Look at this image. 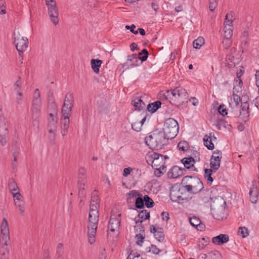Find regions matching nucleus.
I'll return each instance as SVG.
<instances>
[{"label": "nucleus", "mask_w": 259, "mask_h": 259, "mask_svg": "<svg viewBox=\"0 0 259 259\" xmlns=\"http://www.w3.org/2000/svg\"><path fill=\"white\" fill-rule=\"evenodd\" d=\"M10 242L9 229L6 218L3 219L1 226L0 259H9L10 249L8 244Z\"/></svg>", "instance_id": "f257e3e1"}, {"label": "nucleus", "mask_w": 259, "mask_h": 259, "mask_svg": "<svg viewBox=\"0 0 259 259\" xmlns=\"http://www.w3.org/2000/svg\"><path fill=\"white\" fill-rule=\"evenodd\" d=\"M169 139L162 130L157 129L152 132V135L146 137L145 141L150 149L158 150L162 149Z\"/></svg>", "instance_id": "f03ea898"}, {"label": "nucleus", "mask_w": 259, "mask_h": 259, "mask_svg": "<svg viewBox=\"0 0 259 259\" xmlns=\"http://www.w3.org/2000/svg\"><path fill=\"white\" fill-rule=\"evenodd\" d=\"M181 184L184 190L193 194L198 193L204 188L203 183L197 177L185 176L182 180Z\"/></svg>", "instance_id": "7ed1b4c3"}, {"label": "nucleus", "mask_w": 259, "mask_h": 259, "mask_svg": "<svg viewBox=\"0 0 259 259\" xmlns=\"http://www.w3.org/2000/svg\"><path fill=\"white\" fill-rule=\"evenodd\" d=\"M179 126L176 120L169 118L165 120L162 131L168 138L172 139L176 137L179 132Z\"/></svg>", "instance_id": "20e7f679"}, {"label": "nucleus", "mask_w": 259, "mask_h": 259, "mask_svg": "<svg viewBox=\"0 0 259 259\" xmlns=\"http://www.w3.org/2000/svg\"><path fill=\"white\" fill-rule=\"evenodd\" d=\"M99 221V214L96 212L90 213L89 215V223L88 225V235L89 242L93 244L95 242V237L96 234L97 225Z\"/></svg>", "instance_id": "39448f33"}, {"label": "nucleus", "mask_w": 259, "mask_h": 259, "mask_svg": "<svg viewBox=\"0 0 259 259\" xmlns=\"http://www.w3.org/2000/svg\"><path fill=\"white\" fill-rule=\"evenodd\" d=\"M171 93L172 100L178 103V105L188 102V94L185 89L180 87H176Z\"/></svg>", "instance_id": "423d86ee"}, {"label": "nucleus", "mask_w": 259, "mask_h": 259, "mask_svg": "<svg viewBox=\"0 0 259 259\" xmlns=\"http://www.w3.org/2000/svg\"><path fill=\"white\" fill-rule=\"evenodd\" d=\"M45 2L48 7L50 19L52 23L56 25L59 22V13L56 2L54 0H45Z\"/></svg>", "instance_id": "0eeeda50"}, {"label": "nucleus", "mask_w": 259, "mask_h": 259, "mask_svg": "<svg viewBox=\"0 0 259 259\" xmlns=\"http://www.w3.org/2000/svg\"><path fill=\"white\" fill-rule=\"evenodd\" d=\"M14 45L18 52L24 53L28 47V40L27 37L21 35L18 32L14 33Z\"/></svg>", "instance_id": "6e6552de"}, {"label": "nucleus", "mask_w": 259, "mask_h": 259, "mask_svg": "<svg viewBox=\"0 0 259 259\" xmlns=\"http://www.w3.org/2000/svg\"><path fill=\"white\" fill-rule=\"evenodd\" d=\"M57 128V118L56 116L50 117L48 118V130L49 134V139L51 145L55 143L56 132Z\"/></svg>", "instance_id": "1a4fd4ad"}, {"label": "nucleus", "mask_w": 259, "mask_h": 259, "mask_svg": "<svg viewBox=\"0 0 259 259\" xmlns=\"http://www.w3.org/2000/svg\"><path fill=\"white\" fill-rule=\"evenodd\" d=\"M234 19H233V16L231 13L227 14L225 17L224 24V37L226 38L231 39L233 35V25L232 23Z\"/></svg>", "instance_id": "9d476101"}, {"label": "nucleus", "mask_w": 259, "mask_h": 259, "mask_svg": "<svg viewBox=\"0 0 259 259\" xmlns=\"http://www.w3.org/2000/svg\"><path fill=\"white\" fill-rule=\"evenodd\" d=\"M121 221V214L117 215L115 214H111L110 220L109 221V225L108 230L111 232H114L116 231L118 232Z\"/></svg>", "instance_id": "9b49d317"}, {"label": "nucleus", "mask_w": 259, "mask_h": 259, "mask_svg": "<svg viewBox=\"0 0 259 259\" xmlns=\"http://www.w3.org/2000/svg\"><path fill=\"white\" fill-rule=\"evenodd\" d=\"M153 159L152 162V167L154 169H157L162 167L163 168L165 166V161L163 160V155L158 153L153 152L150 156Z\"/></svg>", "instance_id": "f8f14e48"}, {"label": "nucleus", "mask_w": 259, "mask_h": 259, "mask_svg": "<svg viewBox=\"0 0 259 259\" xmlns=\"http://www.w3.org/2000/svg\"><path fill=\"white\" fill-rule=\"evenodd\" d=\"M180 190L181 188L178 185H174L170 188L169 197L172 201L183 203L184 199H187L181 196L182 192H180Z\"/></svg>", "instance_id": "ddd939ff"}, {"label": "nucleus", "mask_w": 259, "mask_h": 259, "mask_svg": "<svg viewBox=\"0 0 259 259\" xmlns=\"http://www.w3.org/2000/svg\"><path fill=\"white\" fill-rule=\"evenodd\" d=\"M140 61L136 54L128 55L126 62L122 65V67L126 69L139 66L141 64Z\"/></svg>", "instance_id": "4468645a"}, {"label": "nucleus", "mask_w": 259, "mask_h": 259, "mask_svg": "<svg viewBox=\"0 0 259 259\" xmlns=\"http://www.w3.org/2000/svg\"><path fill=\"white\" fill-rule=\"evenodd\" d=\"M186 170L178 166H174L167 172L169 179H176L185 174Z\"/></svg>", "instance_id": "2eb2a0df"}, {"label": "nucleus", "mask_w": 259, "mask_h": 259, "mask_svg": "<svg viewBox=\"0 0 259 259\" xmlns=\"http://www.w3.org/2000/svg\"><path fill=\"white\" fill-rule=\"evenodd\" d=\"M48 110L49 112V116L50 117L56 116L57 114V108L52 93L48 96Z\"/></svg>", "instance_id": "dca6fc26"}, {"label": "nucleus", "mask_w": 259, "mask_h": 259, "mask_svg": "<svg viewBox=\"0 0 259 259\" xmlns=\"http://www.w3.org/2000/svg\"><path fill=\"white\" fill-rule=\"evenodd\" d=\"M249 194L250 200L252 203H255L257 200L259 201L258 189L255 181L252 182Z\"/></svg>", "instance_id": "f3484780"}, {"label": "nucleus", "mask_w": 259, "mask_h": 259, "mask_svg": "<svg viewBox=\"0 0 259 259\" xmlns=\"http://www.w3.org/2000/svg\"><path fill=\"white\" fill-rule=\"evenodd\" d=\"M150 231L154 234V236L157 241L159 242H162L164 239V234L163 229L162 228H156L153 225L150 227Z\"/></svg>", "instance_id": "a211bd4d"}, {"label": "nucleus", "mask_w": 259, "mask_h": 259, "mask_svg": "<svg viewBox=\"0 0 259 259\" xmlns=\"http://www.w3.org/2000/svg\"><path fill=\"white\" fill-rule=\"evenodd\" d=\"M181 162L183 164L184 167L192 171H197V169L195 167V160L192 157H184L181 160Z\"/></svg>", "instance_id": "6ab92c4d"}, {"label": "nucleus", "mask_w": 259, "mask_h": 259, "mask_svg": "<svg viewBox=\"0 0 259 259\" xmlns=\"http://www.w3.org/2000/svg\"><path fill=\"white\" fill-rule=\"evenodd\" d=\"M40 108L35 107H31V108L33 125L36 126L37 128H38L39 125L38 119L40 114Z\"/></svg>", "instance_id": "aec40b11"}, {"label": "nucleus", "mask_w": 259, "mask_h": 259, "mask_svg": "<svg viewBox=\"0 0 259 259\" xmlns=\"http://www.w3.org/2000/svg\"><path fill=\"white\" fill-rule=\"evenodd\" d=\"M229 240V236L227 234H221L212 239V242L218 245H221L227 242Z\"/></svg>", "instance_id": "412c9836"}, {"label": "nucleus", "mask_w": 259, "mask_h": 259, "mask_svg": "<svg viewBox=\"0 0 259 259\" xmlns=\"http://www.w3.org/2000/svg\"><path fill=\"white\" fill-rule=\"evenodd\" d=\"M41 100L40 98V94L38 89L34 91L32 101L31 107H41Z\"/></svg>", "instance_id": "4be33fe9"}, {"label": "nucleus", "mask_w": 259, "mask_h": 259, "mask_svg": "<svg viewBox=\"0 0 259 259\" xmlns=\"http://www.w3.org/2000/svg\"><path fill=\"white\" fill-rule=\"evenodd\" d=\"M222 157L211 156L210 159V166L214 171L218 170L220 167L221 161Z\"/></svg>", "instance_id": "5701e85b"}, {"label": "nucleus", "mask_w": 259, "mask_h": 259, "mask_svg": "<svg viewBox=\"0 0 259 259\" xmlns=\"http://www.w3.org/2000/svg\"><path fill=\"white\" fill-rule=\"evenodd\" d=\"M249 104L242 103L241 105V111H240V116L243 115V120L246 121L248 120L249 116Z\"/></svg>", "instance_id": "b1692460"}, {"label": "nucleus", "mask_w": 259, "mask_h": 259, "mask_svg": "<svg viewBox=\"0 0 259 259\" xmlns=\"http://www.w3.org/2000/svg\"><path fill=\"white\" fill-rule=\"evenodd\" d=\"M172 90L161 91L158 94L157 98L160 100H172Z\"/></svg>", "instance_id": "393cba45"}, {"label": "nucleus", "mask_w": 259, "mask_h": 259, "mask_svg": "<svg viewBox=\"0 0 259 259\" xmlns=\"http://www.w3.org/2000/svg\"><path fill=\"white\" fill-rule=\"evenodd\" d=\"M8 137V132L5 126L0 127V143L5 146L7 143V138Z\"/></svg>", "instance_id": "a878e982"}, {"label": "nucleus", "mask_w": 259, "mask_h": 259, "mask_svg": "<svg viewBox=\"0 0 259 259\" xmlns=\"http://www.w3.org/2000/svg\"><path fill=\"white\" fill-rule=\"evenodd\" d=\"M161 104L162 103L161 101H155L153 103L149 104L147 106V109L149 112L151 113H153L161 107Z\"/></svg>", "instance_id": "bb28decb"}, {"label": "nucleus", "mask_w": 259, "mask_h": 259, "mask_svg": "<svg viewBox=\"0 0 259 259\" xmlns=\"http://www.w3.org/2000/svg\"><path fill=\"white\" fill-rule=\"evenodd\" d=\"M132 104L136 109L139 111L144 109L146 106L145 103L139 98H136L134 100L132 101Z\"/></svg>", "instance_id": "cd10ccee"}, {"label": "nucleus", "mask_w": 259, "mask_h": 259, "mask_svg": "<svg viewBox=\"0 0 259 259\" xmlns=\"http://www.w3.org/2000/svg\"><path fill=\"white\" fill-rule=\"evenodd\" d=\"M74 102L73 95L72 93H68L67 94L65 97L64 102V106H69L70 107H73Z\"/></svg>", "instance_id": "c85d7f7f"}, {"label": "nucleus", "mask_w": 259, "mask_h": 259, "mask_svg": "<svg viewBox=\"0 0 259 259\" xmlns=\"http://www.w3.org/2000/svg\"><path fill=\"white\" fill-rule=\"evenodd\" d=\"M213 171L214 170L211 168L210 169L205 168L204 169V177L206 179L207 184L209 185H211L213 181L211 177Z\"/></svg>", "instance_id": "c756f323"}, {"label": "nucleus", "mask_w": 259, "mask_h": 259, "mask_svg": "<svg viewBox=\"0 0 259 259\" xmlns=\"http://www.w3.org/2000/svg\"><path fill=\"white\" fill-rule=\"evenodd\" d=\"M211 134L212 133H210L209 136L206 135L203 138L204 145L209 150H213L214 149V144L212 143L210 138Z\"/></svg>", "instance_id": "7c9ffc66"}, {"label": "nucleus", "mask_w": 259, "mask_h": 259, "mask_svg": "<svg viewBox=\"0 0 259 259\" xmlns=\"http://www.w3.org/2000/svg\"><path fill=\"white\" fill-rule=\"evenodd\" d=\"M102 63V61L98 59H92L91 61V66L96 73H98L99 71V68Z\"/></svg>", "instance_id": "2f4dec72"}, {"label": "nucleus", "mask_w": 259, "mask_h": 259, "mask_svg": "<svg viewBox=\"0 0 259 259\" xmlns=\"http://www.w3.org/2000/svg\"><path fill=\"white\" fill-rule=\"evenodd\" d=\"M148 55L149 52L146 49H143L138 56V58L141 61L140 63L145 61L147 59Z\"/></svg>", "instance_id": "473e14b6"}, {"label": "nucleus", "mask_w": 259, "mask_h": 259, "mask_svg": "<svg viewBox=\"0 0 259 259\" xmlns=\"http://www.w3.org/2000/svg\"><path fill=\"white\" fill-rule=\"evenodd\" d=\"M8 186L12 193L14 192L18 191V187L14 179L11 178L9 179Z\"/></svg>", "instance_id": "72a5a7b5"}, {"label": "nucleus", "mask_w": 259, "mask_h": 259, "mask_svg": "<svg viewBox=\"0 0 259 259\" xmlns=\"http://www.w3.org/2000/svg\"><path fill=\"white\" fill-rule=\"evenodd\" d=\"M177 147L179 150L183 152L187 151L190 148L189 143L186 141H180L178 143Z\"/></svg>", "instance_id": "f704fd0d"}, {"label": "nucleus", "mask_w": 259, "mask_h": 259, "mask_svg": "<svg viewBox=\"0 0 259 259\" xmlns=\"http://www.w3.org/2000/svg\"><path fill=\"white\" fill-rule=\"evenodd\" d=\"M64 246L62 243L58 244L56 248L57 259H63Z\"/></svg>", "instance_id": "c9c22d12"}, {"label": "nucleus", "mask_w": 259, "mask_h": 259, "mask_svg": "<svg viewBox=\"0 0 259 259\" xmlns=\"http://www.w3.org/2000/svg\"><path fill=\"white\" fill-rule=\"evenodd\" d=\"M15 204L16 207L19 209L20 213L22 215H24L25 212V202L24 200L16 201Z\"/></svg>", "instance_id": "e433bc0d"}, {"label": "nucleus", "mask_w": 259, "mask_h": 259, "mask_svg": "<svg viewBox=\"0 0 259 259\" xmlns=\"http://www.w3.org/2000/svg\"><path fill=\"white\" fill-rule=\"evenodd\" d=\"M72 108L69 106H64L63 105L62 113L63 117L69 118L71 115Z\"/></svg>", "instance_id": "4c0bfd02"}, {"label": "nucleus", "mask_w": 259, "mask_h": 259, "mask_svg": "<svg viewBox=\"0 0 259 259\" xmlns=\"http://www.w3.org/2000/svg\"><path fill=\"white\" fill-rule=\"evenodd\" d=\"M143 198L145 204L147 208H151L154 206L153 200L148 195H145Z\"/></svg>", "instance_id": "58836bf2"}, {"label": "nucleus", "mask_w": 259, "mask_h": 259, "mask_svg": "<svg viewBox=\"0 0 259 259\" xmlns=\"http://www.w3.org/2000/svg\"><path fill=\"white\" fill-rule=\"evenodd\" d=\"M99 203L90 202V213H95V212L99 214L98 208H99Z\"/></svg>", "instance_id": "ea45409f"}, {"label": "nucleus", "mask_w": 259, "mask_h": 259, "mask_svg": "<svg viewBox=\"0 0 259 259\" xmlns=\"http://www.w3.org/2000/svg\"><path fill=\"white\" fill-rule=\"evenodd\" d=\"M204 39L202 37H199L193 41V47L195 49H199L204 44Z\"/></svg>", "instance_id": "a19ab883"}, {"label": "nucleus", "mask_w": 259, "mask_h": 259, "mask_svg": "<svg viewBox=\"0 0 259 259\" xmlns=\"http://www.w3.org/2000/svg\"><path fill=\"white\" fill-rule=\"evenodd\" d=\"M138 218L143 220H149L150 219V211L146 209H144L139 212Z\"/></svg>", "instance_id": "79ce46f5"}, {"label": "nucleus", "mask_w": 259, "mask_h": 259, "mask_svg": "<svg viewBox=\"0 0 259 259\" xmlns=\"http://www.w3.org/2000/svg\"><path fill=\"white\" fill-rule=\"evenodd\" d=\"M22 81L20 76L18 77L17 80L14 84V89L16 93L22 92L21 88Z\"/></svg>", "instance_id": "37998d69"}, {"label": "nucleus", "mask_w": 259, "mask_h": 259, "mask_svg": "<svg viewBox=\"0 0 259 259\" xmlns=\"http://www.w3.org/2000/svg\"><path fill=\"white\" fill-rule=\"evenodd\" d=\"M135 206L137 208L142 209L144 207V198L139 196L136 199Z\"/></svg>", "instance_id": "c03bdc74"}, {"label": "nucleus", "mask_w": 259, "mask_h": 259, "mask_svg": "<svg viewBox=\"0 0 259 259\" xmlns=\"http://www.w3.org/2000/svg\"><path fill=\"white\" fill-rule=\"evenodd\" d=\"M146 251L147 252H152L154 254H158L161 250L157 248L156 245L152 244L150 246L146 248Z\"/></svg>", "instance_id": "a18cd8bd"}, {"label": "nucleus", "mask_w": 259, "mask_h": 259, "mask_svg": "<svg viewBox=\"0 0 259 259\" xmlns=\"http://www.w3.org/2000/svg\"><path fill=\"white\" fill-rule=\"evenodd\" d=\"M126 195L128 196L127 198V201L128 202H131V199L134 198L135 197L139 196L140 195L142 196V195L138 191L136 190L131 191Z\"/></svg>", "instance_id": "49530a36"}, {"label": "nucleus", "mask_w": 259, "mask_h": 259, "mask_svg": "<svg viewBox=\"0 0 259 259\" xmlns=\"http://www.w3.org/2000/svg\"><path fill=\"white\" fill-rule=\"evenodd\" d=\"M236 89H235V86L233 88V98L234 102L236 104V105L238 106L239 105V103L240 101H241V97L238 95L237 94H235Z\"/></svg>", "instance_id": "de8ad7c7"}, {"label": "nucleus", "mask_w": 259, "mask_h": 259, "mask_svg": "<svg viewBox=\"0 0 259 259\" xmlns=\"http://www.w3.org/2000/svg\"><path fill=\"white\" fill-rule=\"evenodd\" d=\"M189 221L191 225L194 227L199 225L201 222V220L196 217L190 218Z\"/></svg>", "instance_id": "09e8293b"}, {"label": "nucleus", "mask_w": 259, "mask_h": 259, "mask_svg": "<svg viewBox=\"0 0 259 259\" xmlns=\"http://www.w3.org/2000/svg\"><path fill=\"white\" fill-rule=\"evenodd\" d=\"M12 194L14 198V202H16V201L24 200L23 196L19 191L14 192Z\"/></svg>", "instance_id": "8fccbe9b"}, {"label": "nucleus", "mask_w": 259, "mask_h": 259, "mask_svg": "<svg viewBox=\"0 0 259 259\" xmlns=\"http://www.w3.org/2000/svg\"><path fill=\"white\" fill-rule=\"evenodd\" d=\"M218 0H209V9L213 12L218 5Z\"/></svg>", "instance_id": "3c124183"}, {"label": "nucleus", "mask_w": 259, "mask_h": 259, "mask_svg": "<svg viewBox=\"0 0 259 259\" xmlns=\"http://www.w3.org/2000/svg\"><path fill=\"white\" fill-rule=\"evenodd\" d=\"M238 233L242 235L243 238H245L248 235V230L245 227H241L239 228Z\"/></svg>", "instance_id": "603ef678"}, {"label": "nucleus", "mask_w": 259, "mask_h": 259, "mask_svg": "<svg viewBox=\"0 0 259 259\" xmlns=\"http://www.w3.org/2000/svg\"><path fill=\"white\" fill-rule=\"evenodd\" d=\"M85 170L84 168L81 167L78 170V181L83 180V179L87 180L85 176Z\"/></svg>", "instance_id": "864d4df0"}, {"label": "nucleus", "mask_w": 259, "mask_h": 259, "mask_svg": "<svg viewBox=\"0 0 259 259\" xmlns=\"http://www.w3.org/2000/svg\"><path fill=\"white\" fill-rule=\"evenodd\" d=\"M136 238H137L136 243L138 245L142 246V243L143 242L144 239L145 238L144 234L142 233L137 234Z\"/></svg>", "instance_id": "5fc2aeb1"}, {"label": "nucleus", "mask_w": 259, "mask_h": 259, "mask_svg": "<svg viewBox=\"0 0 259 259\" xmlns=\"http://www.w3.org/2000/svg\"><path fill=\"white\" fill-rule=\"evenodd\" d=\"M90 202L99 203V199L96 190L94 191L92 193Z\"/></svg>", "instance_id": "6e6d98bb"}, {"label": "nucleus", "mask_w": 259, "mask_h": 259, "mask_svg": "<svg viewBox=\"0 0 259 259\" xmlns=\"http://www.w3.org/2000/svg\"><path fill=\"white\" fill-rule=\"evenodd\" d=\"M218 111L219 113L223 116L228 114L225 105L224 104H222L219 107Z\"/></svg>", "instance_id": "4d7b16f0"}, {"label": "nucleus", "mask_w": 259, "mask_h": 259, "mask_svg": "<svg viewBox=\"0 0 259 259\" xmlns=\"http://www.w3.org/2000/svg\"><path fill=\"white\" fill-rule=\"evenodd\" d=\"M154 175L157 177H160L161 176L163 175L164 172L166 171V167H164L163 168L160 167V168L154 169Z\"/></svg>", "instance_id": "13d9d810"}, {"label": "nucleus", "mask_w": 259, "mask_h": 259, "mask_svg": "<svg viewBox=\"0 0 259 259\" xmlns=\"http://www.w3.org/2000/svg\"><path fill=\"white\" fill-rule=\"evenodd\" d=\"M232 44V40L230 38H224L222 42L223 46L225 49H228Z\"/></svg>", "instance_id": "bf43d9fd"}, {"label": "nucleus", "mask_w": 259, "mask_h": 259, "mask_svg": "<svg viewBox=\"0 0 259 259\" xmlns=\"http://www.w3.org/2000/svg\"><path fill=\"white\" fill-rule=\"evenodd\" d=\"M215 126L218 130H221L222 126H225V121L224 119H218Z\"/></svg>", "instance_id": "052dcab7"}, {"label": "nucleus", "mask_w": 259, "mask_h": 259, "mask_svg": "<svg viewBox=\"0 0 259 259\" xmlns=\"http://www.w3.org/2000/svg\"><path fill=\"white\" fill-rule=\"evenodd\" d=\"M141 123L140 122H135L132 124V128L133 130L139 132L141 130Z\"/></svg>", "instance_id": "680f3d73"}, {"label": "nucleus", "mask_w": 259, "mask_h": 259, "mask_svg": "<svg viewBox=\"0 0 259 259\" xmlns=\"http://www.w3.org/2000/svg\"><path fill=\"white\" fill-rule=\"evenodd\" d=\"M63 124L61 128L68 130L69 126V118L63 117Z\"/></svg>", "instance_id": "e2e57ef3"}, {"label": "nucleus", "mask_w": 259, "mask_h": 259, "mask_svg": "<svg viewBox=\"0 0 259 259\" xmlns=\"http://www.w3.org/2000/svg\"><path fill=\"white\" fill-rule=\"evenodd\" d=\"M219 253L218 252L211 251L208 253V259H218Z\"/></svg>", "instance_id": "0e129e2a"}, {"label": "nucleus", "mask_w": 259, "mask_h": 259, "mask_svg": "<svg viewBox=\"0 0 259 259\" xmlns=\"http://www.w3.org/2000/svg\"><path fill=\"white\" fill-rule=\"evenodd\" d=\"M87 184V180L83 179L78 181V190L80 189H85L84 187Z\"/></svg>", "instance_id": "69168bd1"}, {"label": "nucleus", "mask_w": 259, "mask_h": 259, "mask_svg": "<svg viewBox=\"0 0 259 259\" xmlns=\"http://www.w3.org/2000/svg\"><path fill=\"white\" fill-rule=\"evenodd\" d=\"M22 96L23 94L22 92L17 93L16 102L18 104H21L22 102Z\"/></svg>", "instance_id": "338daca9"}, {"label": "nucleus", "mask_w": 259, "mask_h": 259, "mask_svg": "<svg viewBox=\"0 0 259 259\" xmlns=\"http://www.w3.org/2000/svg\"><path fill=\"white\" fill-rule=\"evenodd\" d=\"M136 28V26L134 24H132L131 26L126 25L125 28L126 29H130L131 32L134 33V34H137L138 33V31H135L134 29Z\"/></svg>", "instance_id": "774afa93"}]
</instances>
